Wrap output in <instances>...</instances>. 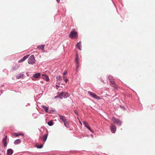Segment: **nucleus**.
Here are the masks:
<instances>
[{"label":"nucleus","instance_id":"nucleus-1","mask_svg":"<svg viewBox=\"0 0 155 155\" xmlns=\"http://www.w3.org/2000/svg\"><path fill=\"white\" fill-rule=\"evenodd\" d=\"M69 37L72 39L77 38L78 35L77 32L74 30H72L69 35Z\"/></svg>","mask_w":155,"mask_h":155},{"label":"nucleus","instance_id":"nucleus-2","mask_svg":"<svg viewBox=\"0 0 155 155\" xmlns=\"http://www.w3.org/2000/svg\"><path fill=\"white\" fill-rule=\"evenodd\" d=\"M35 58L34 55H32L28 58V62L29 64L32 65L35 63Z\"/></svg>","mask_w":155,"mask_h":155},{"label":"nucleus","instance_id":"nucleus-3","mask_svg":"<svg viewBox=\"0 0 155 155\" xmlns=\"http://www.w3.org/2000/svg\"><path fill=\"white\" fill-rule=\"evenodd\" d=\"M111 120L114 123H115L119 126H121L122 124V121L120 120L119 119L116 118L114 117H112L111 118Z\"/></svg>","mask_w":155,"mask_h":155},{"label":"nucleus","instance_id":"nucleus-4","mask_svg":"<svg viewBox=\"0 0 155 155\" xmlns=\"http://www.w3.org/2000/svg\"><path fill=\"white\" fill-rule=\"evenodd\" d=\"M88 93L92 97L95 99L100 100L101 99L99 96L92 92L88 91Z\"/></svg>","mask_w":155,"mask_h":155},{"label":"nucleus","instance_id":"nucleus-5","mask_svg":"<svg viewBox=\"0 0 155 155\" xmlns=\"http://www.w3.org/2000/svg\"><path fill=\"white\" fill-rule=\"evenodd\" d=\"M83 123L84 125V126L87 128L92 133H94V131L92 130L90 127V125L86 122L84 121Z\"/></svg>","mask_w":155,"mask_h":155},{"label":"nucleus","instance_id":"nucleus-6","mask_svg":"<svg viewBox=\"0 0 155 155\" xmlns=\"http://www.w3.org/2000/svg\"><path fill=\"white\" fill-rule=\"evenodd\" d=\"M110 130L112 133H115L116 131V127L114 125H112L110 127Z\"/></svg>","mask_w":155,"mask_h":155},{"label":"nucleus","instance_id":"nucleus-7","mask_svg":"<svg viewBox=\"0 0 155 155\" xmlns=\"http://www.w3.org/2000/svg\"><path fill=\"white\" fill-rule=\"evenodd\" d=\"M42 78L43 79L45 80L47 82L49 81V77L45 74H43L42 75Z\"/></svg>","mask_w":155,"mask_h":155},{"label":"nucleus","instance_id":"nucleus-8","mask_svg":"<svg viewBox=\"0 0 155 155\" xmlns=\"http://www.w3.org/2000/svg\"><path fill=\"white\" fill-rule=\"evenodd\" d=\"M29 54H27V55H25L21 59L19 60L18 61V62L19 63H21L23 61H25L27 58H28V57L29 56Z\"/></svg>","mask_w":155,"mask_h":155},{"label":"nucleus","instance_id":"nucleus-9","mask_svg":"<svg viewBox=\"0 0 155 155\" xmlns=\"http://www.w3.org/2000/svg\"><path fill=\"white\" fill-rule=\"evenodd\" d=\"M60 119L64 123L68 122L67 120L66 119L64 116L61 115H59Z\"/></svg>","mask_w":155,"mask_h":155},{"label":"nucleus","instance_id":"nucleus-10","mask_svg":"<svg viewBox=\"0 0 155 155\" xmlns=\"http://www.w3.org/2000/svg\"><path fill=\"white\" fill-rule=\"evenodd\" d=\"M41 76V74L40 73H37L34 74L32 76V77L35 78H39Z\"/></svg>","mask_w":155,"mask_h":155},{"label":"nucleus","instance_id":"nucleus-11","mask_svg":"<svg viewBox=\"0 0 155 155\" xmlns=\"http://www.w3.org/2000/svg\"><path fill=\"white\" fill-rule=\"evenodd\" d=\"M7 136H5L4 138L3 139L2 142L3 144V145L5 147H6L7 146Z\"/></svg>","mask_w":155,"mask_h":155},{"label":"nucleus","instance_id":"nucleus-12","mask_svg":"<svg viewBox=\"0 0 155 155\" xmlns=\"http://www.w3.org/2000/svg\"><path fill=\"white\" fill-rule=\"evenodd\" d=\"M76 47L78 48L80 50H81L82 45L81 41H79L76 45Z\"/></svg>","mask_w":155,"mask_h":155},{"label":"nucleus","instance_id":"nucleus-13","mask_svg":"<svg viewBox=\"0 0 155 155\" xmlns=\"http://www.w3.org/2000/svg\"><path fill=\"white\" fill-rule=\"evenodd\" d=\"M78 53H76L75 61H76V66L78 65L79 66V62L78 61Z\"/></svg>","mask_w":155,"mask_h":155},{"label":"nucleus","instance_id":"nucleus-14","mask_svg":"<svg viewBox=\"0 0 155 155\" xmlns=\"http://www.w3.org/2000/svg\"><path fill=\"white\" fill-rule=\"evenodd\" d=\"M13 153V150L12 149H8L7 150V155H12Z\"/></svg>","mask_w":155,"mask_h":155},{"label":"nucleus","instance_id":"nucleus-15","mask_svg":"<svg viewBox=\"0 0 155 155\" xmlns=\"http://www.w3.org/2000/svg\"><path fill=\"white\" fill-rule=\"evenodd\" d=\"M48 135V134H45L43 137L41 139V140H43L44 142H45L47 139Z\"/></svg>","mask_w":155,"mask_h":155},{"label":"nucleus","instance_id":"nucleus-16","mask_svg":"<svg viewBox=\"0 0 155 155\" xmlns=\"http://www.w3.org/2000/svg\"><path fill=\"white\" fill-rule=\"evenodd\" d=\"M70 96V94L67 92L64 91L63 98H66Z\"/></svg>","mask_w":155,"mask_h":155},{"label":"nucleus","instance_id":"nucleus-17","mask_svg":"<svg viewBox=\"0 0 155 155\" xmlns=\"http://www.w3.org/2000/svg\"><path fill=\"white\" fill-rule=\"evenodd\" d=\"M64 91L61 92H58L57 95V97H59V98L60 99H63V95Z\"/></svg>","mask_w":155,"mask_h":155},{"label":"nucleus","instance_id":"nucleus-18","mask_svg":"<svg viewBox=\"0 0 155 155\" xmlns=\"http://www.w3.org/2000/svg\"><path fill=\"white\" fill-rule=\"evenodd\" d=\"M41 107L44 109V111L48 113L49 110V107H48L44 105H42Z\"/></svg>","mask_w":155,"mask_h":155},{"label":"nucleus","instance_id":"nucleus-19","mask_svg":"<svg viewBox=\"0 0 155 155\" xmlns=\"http://www.w3.org/2000/svg\"><path fill=\"white\" fill-rule=\"evenodd\" d=\"M57 112V111L54 109H52L51 110H48V113L50 114H53Z\"/></svg>","mask_w":155,"mask_h":155},{"label":"nucleus","instance_id":"nucleus-20","mask_svg":"<svg viewBox=\"0 0 155 155\" xmlns=\"http://www.w3.org/2000/svg\"><path fill=\"white\" fill-rule=\"evenodd\" d=\"M23 76L24 74H23L21 73L17 75L16 76V78L17 79H19L20 78H22L23 77Z\"/></svg>","mask_w":155,"mask_h":155},{"label":"nucleus","instance_id":"nucleus-21","mask_svg":"<svg viewBox=\"0 0 155 155\" xmlns=\"http://www.w3.org/2000/svg\"><path fill=\"white\" fill-rule=\"evenodd\" d=\"M21 140L20 139H17L15 140L14 141V144L17 145L19 144L21 142Z\"/></svg>","mask_w":155,"mask_h":155},{"label":"nucleus","instance_id":"nucleus-22","mask_svg":"<svg viewBox=\"0 0 155 155\" xmlns=\"http://www.w3.org/2000/svg\"><path fill=\"white\" fill-rule=\"evenodd\" d=\"M20 66L19 64L15 65V66H14L12 67V70L14 71L16 70L19 68Z\"/></svg>","mask_w":155,"mask_h":155},{"label":"nucleus","instance_id":"nucleus-23","mask_svg":"<svg viewBox=\"0 0 155 155\" xmlns=\"http://www.w3.org/2000/svg\"><path fill=\"white\" fill-rule=\"evenodd\" d=\"M45 47V45H38L37 47V48L39 49L43 50Z\"/></svg>","mask_w":155,"mask_h":155},{"label":"nucleus","instance_id":"nucleus-24","mask_svg":"<svg viewBox=\"0 0 155 155\" xmlns=\"http://www.w3.org/2000/svg\"><path fill=\"white\" fill-rule=\"evenodd\" d=\"M110 84H112L113 85V86L114 87H115L117 85L116 84H115V82L114 81H113V80H110Z\"/></svg>","mask_w":155,"mask_h":155},{"label":"nucleus","instance_id":"nucleus-25","mask_svg":"<svg viewBox=\"0 0 155 155\" xmlns=\"http://www.w3.org/2000/svg\"><path fill=\"white\" fill-rule=\"evenodd\" d=\"M48 125L50 126H52L54 124L52 120H51L48 122Z\"/></svg>","mask_w":155,"mask_h":155},{"label":"nucleus","instance_id":"nucleus-26","mask_svg":"<svg viewBox=\"0 0 155 155\" xmlns=\"http://www.w3.org/2000/svg\"><path fill=\"white\" fill-rule=\"evenodd\" d=\"M44 144H41L39 145H36L35 147H37L38 149L42 148L43 147Z\"/></svg>","mask_w":155,"mask_h":155},{"label":"nucleus","instance_id":"nucleus-27","mask_svg":"<svg viewBox=\"0 0 155 155\" xmlns=\"http://www.w3.org/2000/svg\"><path fill=\"white\" fill-rule=\"evenodd\" d=\"M56 79L57 81H61L62 80L61 76L60 75L57 76L56 77Z\"/></svg>","mask_w":155,"mask_h":155},{"label":"nucleus","instance_id":"nucleus-28","mask_svg":"<svg viewBox=\"0 0 155 155\" xmlns=\"http://www.w3.org/2000/svg\"><path fill=\"white\" fill-rule=\"evenodd\" d=\"M32 116L34 119H36L38 117V114L35 113H34L32 114Z\"/></svg>","mask_w":155,"mask_h":155},{"label":"nucleus","instance_id":"nucleus-29","mask_svg":"<svg viewBox=\"0 0 155 155\" xmlns=\"http://www.w3.org/2000/svg\"><path fill=\"white\" fill-rule=\"evenodd\" d=\"M67 122L64 123V125L65 126L69 128V127H70L69 125L68 124V123H67Z\"/></svg>","mask_w":155,"mask_h":155},{"label":"nucleus","instance_id":"nucleus-30","mask_svg":"<svg viewBox=\"0 0 155 155\" xmlns=\"http://www.w3.org/2000/svg\"><path fill=\"white\" fill-rule=\"evenodd\" d=\"M113 77L111 75H109L108 77V79L110 81L112 80Z\"/></svg>","mask_w":155,"mask_h":155},{"label":"nucleus","instance_id":"nucleus-31","mask_svg":"<svg viewBox=\"0 0 155 155\" xmlns=\"http://www.w3.org/2000/svg\"><path fill=\"white\" fill-rule=\"evenodd\" d=\"M64 80L66 83H67V82L68 81V80L65 77H64Z\"/></svg>","mask_w":155,"mask_h":155},{"label":"nucleus","instance_id":"nucleus-32","mask_svg":"<svg viewBox=\"0 0 155 155\" xmlns=\"http://www.w3.org/2000/svg\"><path fill=\"white\" fill-rule=\"evenodd\" d=\"M3 71L4 72H5L6 73H8V71L6 69H4Z\"/></svg>","mask_w":155,"mask_h":155},{"label":"nucleus","instance_id":"nucleus-33","mask_svg":"<svg viewBox=\"0 0 155 155\" xmlns=\"http://www.w3.org/2000/svg\"><path fill=\"white\" fill-rule=\"evenodd\" d=\"M18 135L19 136V135H22L23 136H24V134L23 133H22V132H20V133H18Z\"/></svg>","mask_w":155,"mask_h":155},{"label":"nucleus","instance_id":"nucleus-34","mask_svg":"<svg viewBox=\"0 0 155 155\" xmlns=\"http://www.w3.org/2000/svg\"><path fill=\"white\" fill-rule=\"evenodd\" d=\"M120 107L121 108L123 109L124 110L126 109L125 107L124 106L120 105Z\"/></svg>","mask_w":155,"mask_h":155},{"label":"nucleus","instance_id":"nucleus-35","mask_svg":"<svg viewBox=\"0 0 155 155\" xmlns=\"http://www.w3.org/2000/svg\"><path fill=\"white\" fill-rule=\"evenodd\" d=\"M74 113L76 114L77 115H78V111L76 110H74Z\"/></svg>","mask_w":155,"mask_h":155},{"label":"nucleus","instance_id":"nucleus-36","mask_svg":"<svg viewBox=\"0 0 155 155\" xmlns=\"http://www.w3.org/2000/svg\"><path fill=\"white\" fill-rule=\"evenodd\" d=\"M14 136H15V137H18V136L19 135H18V133H15L14 134Z\"/></svg>","mask_w":155,"mask_h":155},{"label":"nucleus","instance_id":"nucleus-37","mask_svg":"<svg viewBox=\"0 0 155 155\" xmlns=\"http://www.w3.org/2000/svg\"><path fill=\"white\" fill-rule=\"evenodd\" d=\"M68 72L67 71H64L63 73V75H65L67 74Z\"/></svg>","mask_w":155,"mask_h":155},{"label":"nucleus","instance_id":"nucleus-38","mask_svg":"<svg viewBox=\"0 0 155 155\" xmlns=\"http://www.w3.org/2000/svg\"><path fill=\"white\" fill-rule=\"evenodd\" d=\"M76 66V70L77 71H78V69L79 68V66L78 65H77V66Z\"/></svg>","mask_w":155,"mask_h":155},{"label":"nucleus","instance_id":"nucleus-39","mask_svg":"<svg viewBox=\"0 0 155 155\" xmlns=\"http://www.w3.org/2000/svg\"><path fill=\"white\" fill-rule=\"evenodd\" d=\"M100 80H101V82H104V80H103V79L101 78H100Z\"/></svg>","mask_w":155,"mask_h":155},{"label":"nucleus","instance_id":"nucleus-40","mask_svg":"<svg viewBox=\"0 0 155 155\" xmlns=\"http://www.w3.org/2000/svg\"><path fill=\"white\" fill-rule=\"evenodd\" d=\"M55 86L57 87H60V86L58 85H56Z\"/></svg>","mask_w":155,"mask_h":155},{"label":"nucleus","instance_id":"nucleus-41","mask_svg":"<svg viewBox=\"0 0 155 155\" xmlns=\"http://www.w3.org/2000/svg\"><path fill=\"white\" fill-rule=\"evenodd\" d=\"M30 105V104L29 103H28L27 105H26V106H27V105L29 106Z\"/></svg>","mask_w":155,"mask_h":155},{"label":"nucleus","instance_id":"nucleus-42","mask_svg":"<svg viewBox=\"0 0 155 155\" xmlns=\"http://www.w3.org/2000/svg\"><path fill=\"white\" fill-rule=\"evenodd\" d=\"M57 2L58 3L59 2H60V0H56Z\"/></svg>","mask_w":155,"mask_h":155},{"label":"nucleus","instance_id":"nucleus-43","mask_svg":"<svg viewBox=\"0 0 155 155\" xmlns=\"http://www.w3.org/2000/svg\"><path fill=\"white\" fill-rule=\"evenodd\" d=\"M129 97H132V95L131 94H130L129 96Z\"/></svg>","mask_w":155,"mask_h":155},{"label":"nucleus","instance_id":"nucleus-44","mask_svg":"<svg viewBox=\"0 0 155 155\" xmlns=\"http://www.w3.org/2000/svg\"><path fill=\"white\" fill-rule=\"evenodd\" d=\"M55 98H59V97H57V95L55 97Z\"/></svg>","mask_w":155,"mask_h":155},{"label":"nucleus","instance_id":"nucleus-45","mask_svg":"<svg viewBox=\"0 0 155 155\" xmlns=\"http://www.w3.org/2000/svg\"><path fill=\"white\" fill-rule=\"evenodd\" d=\"M57 83L58 84H59L60 83V82H57Z\"/></svg>","mask_w":155,"mask_h":155},{"label":"nucleus","instance_id":"nucleus-46","mask_svg":"<svg viewBox=\"0 0 155 155\" xmlns=\"http://www.w3.org/2000/svg\"><path fill=\"white\" fill-rule=\"evenodd\" d=\"M39 131H41V130H40V129H39Z\"/></svg>","mask_w":155,"mask_h":155}]
</instances>
